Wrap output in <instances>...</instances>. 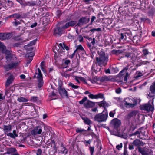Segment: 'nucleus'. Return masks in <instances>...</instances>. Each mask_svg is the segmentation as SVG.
<instances>
[{"mask_svg":"<svg viewBox=\"0 0 155 155\" xmlns=\"http://www.w3.org/2000/svg\"><path fill=\"white\" fill-rule=\"evenodd\" d=\"M150 90L151 93H150L148 95L150 98L153 97V100H150L149 103L141 105L140 106V108L141 110L149 112L152 111L154 110V105L153 103L154 101V93L155 92V82H153L150 86Z\"/></svg>","mask_w":155,"mask_h":155,"instance_id":"1","label":"nucleus"},{"mask_svg":"<svg viewBox=\"0 0 155 155\" xmlns=\"http://www.w3.org/2000/svg\"><path fill=\"white\" fill-rule=\"evenodd\" d=\"M98 54L99 56L96 57L97 63L99 65H103L105 66L108 61V56L105 55L104 52L101 50L98 51Z\"/></svg>","mask_w":155,"mask_h":155,"instance_id":"2","label":"nucleus"},{"mask_svg":"<svg viewBox=\"0 0 155 155\" xmlns=\"http://www.w3.org/2000/svg\"><path fill=\"white\" fill-rule=\"evenodd\" d=\"M38 71H36L35 74L34 76V78L37 77L38 81V87L39 88H40L43 84V81L42 75L41 71L39 68H38Z\"/></svg>","mask_w":155,"mask_h":155,"instance_id":"3","label":"nucleus"},{"mask_svg":"<svg viewBox=\"0 0 155 155\" xmlns=\"http://www.w3.org/2000/svg\"><path fill=\"white\" fill-rule=\"evenodd\" d=\"M107 114H98L95 116L94 120L99 122H104L107 120Z\"/></svg>","mask_w":155,"mask_h":155,"instance_id":"4","label":"nucleus"},{"mask_svg":"<svg viewBox=\"0 0 155 155\" xmlns=\"http://www.w3.org/2000/svg\"><path fill=\"white\" fill-rule=\"evenodd\" d=\"M61 27V24L58 23L54 29V35L56 36H60L62 33L63 30Z\"/></svg>","mask_w":155,"mask_h":155,"instance_id":"5","label":"nucleus"},{"mask_svg":"<svg viewBox=\"0 0 155 155\" xmlns=\"http://www.w3.org/2000/svg\"><path fill=\"white\" fill-rule=\"evenodd\" d=\"M90 21V18L87 16L82 17L81 18L78 20L77 25L80 26L83 25L89 22Z\"/></svg>","mask_w":155,"mask_h":155,"instance_id":"6","label":"nucleus"},{"mask_svg":"<svg viewBox=\"0 0 155 155\" xmlns=\"http://www.w3.org/2000/svg\"><path fill=\"white\" fill-rule=\"evenodd\" d=\"M19 64L18 62H11L8 64L4 66V68L6 71H8L13 68H15Z\"/></svg>","mask_w":155,"mask_h":155,"instance_id":"7","label":"nucleus"},{"mask_svg":"<svg viewBox=\"0 0 155 155\" xmlns=\"http://www.w3.org/2000/svg\"><path fill=\"white\" fill-rule=\"evenodd\" d=\"M12 37L11 33H0V40H5L10 39Z\"/></svg>","mask_w":155,"mask_h":155,"instance_id":"8","label":"nucleus"},{"mask_svg":"<svg viewBox=\"0 0 155 155\" xmlns=\"http://www.w3.org/2000/svg\"><path fill=\"white\" fill-rule=\"evenodd\" d=\"M110 124L113 127L117 129L120 126L121 121L120 120L117 118H114L111 121Z\"/></svg>","mask_w":155,"mask_h":155,"instance_id":"9","label":"nucleus"},{"mask_svg":"<svg viewBox=\"0 0 155 155\" xmlns=\"http://www.w3.org/2000/svg\"><path fill=\"white\" fill-rule=\"evenodd\" d=\"M58 90L60 95L62 97H66L67 98L68 97L67 92L64 88L60 86L58 87Z\"/></svg>","mask_w":155,"mask_h":155,"instance_id":"10","label":"nucleus"},{"mask_svg":"<svg viewBox=\"0 0 155 155\" xmlns=\"http://www.w3.org/2000/svg\"><path fill=\"white\" fill-rule=\"evenodd\" d=\"M77 22L76 21H72L67 22L65 25L62 26V29H65L69 28V27L74 26L76 24Z\"/></svg>","mask_w":155,"mask_h":155,"instance_id":"11","label":"nucleus"},{"mask_svg":"<svg viewBox=\"0 0 155 155\" xmlns=\"http://www.w3.org/2000/svg\"><path fill=\"white\" fill-rule=\"evenodd\" d=\"M42 131L41 127L40 126H37L35 127L31 131V134L33 135L40 134Z\"/></svg>","mask_w":155,"mask_h":155,"instance_id":"12","label":"nucleus"},{"mask_svg":"<svg viewBox=\"0 0 155 155\" xmlns=\"http://www.w3.org/2000/svg\"><path fill=\"white\" fill-rule=\"evenodd\" d=\"M138 112L136 110H133L130 112L128 114L125 116V119L128 120L130 119L131 117L135 116L137 114Z\"/></svg>","mask_w":155,"mask_h":155,"instance_id":"13","label":"nucleus"},{"mask_svg":"<svg viewBox=\"0 0 155 155\" xmlns=\"http://www.w3.org/2000/svg\"><path fill=\"white\" fill-rule=\"evenodd\" d=\"M95 105V103L87 100L86 102L84 103V105L86 108H90L93 107Z\"/></svg>","mask_w":155,"mask_h":155,"instance_id":"14","label":"nucleus"},{"mask_svg":"<svg viewBox=\"0 0 155 155\" xmlns=\"http://www.w3.org/2000/svg\"><path fill=\"white\" fill-rule=\"evenodd\" d=\"M92 78L91 80V82L93 83H97L98 84L100 83V78H97V77L94 76V73L93 72L92 73Z\"/></svg>","mask_w":155,"mask_h":155,"instance_id":"15","label":"nucleus"},{"mask_svg":"<svg viewBox=\"0 0 155 155\" xmlns=\"http://www.w3.org/2000/svg\"><path fill=\"white\" fill-rule=\"evenodd\" d=\"M7 135L13 139H15L16 137L18 136V135L16 132V130H15L13 131L12 133H7Z\"/></svg>","mask_w":155,"mask_h":155,"instance_id":"16","label":"nucleus"},{"mask_svg":"<svg viewBox=\"0 0 155 155\" xmlns=\"http://www.w3.org/2000/svg\"><path fill=\"white\" fill-rule=\"evenodd\" d=\"M132 144L136 146H143L144 143L143 142L140 141L139 139H137L134 140Z\"/></svg>","mask_w":155,"mask_h":155,"instance_id":"17","label":"nucleus"},{"mask_svg":"<svg viewBox=\"0 0 155 155\" xmlns=\"http://www.w3.org/2000/svg\"><path fill=\"white\" fill-rule=\"evenodd\" d=\"M12 127V126L10 124H9L8 125H4L3 128V130L5 133H8V132H10L11 131Z\"/></svg>","mask_w":155,"mask_h":155,"instance_id":"18","label":"nucleus"},{"mask_svg":"<svg viewBox=\"0 0 155 155\" xmlns=\"http://www.w3.org/2000/svg\"><path fill=\"white\" fill-rule=\"evenodd\" d=\"M100 65H99L97 66V65L95 66V65H93L92 67V70L91 71L92 72L94 73H95V74L97 72H99L100 71L101 68Z\"/></svg>","mask_w":155,"mask_h":155,"instance_id":"19","label":"nucleus"},{"mask_svg":"<svg viewBox=\"0 0 155 155\" xmlns=\"http://www.w3.org/2000/svg\"><path fill=\"white\" fill-rule=\"evenodd\" d=\"M13 80V76L11 75L7 79L6 83L5 84V86L6 87H8L9 85L12 83Z\"/></svg>","mask_w":155,"mask_h":155,"instance_id":"20","label":"nucleus"},{"mask_svg":"<svg viewBox=\"0 0 155 155\" xmlns=\"http://www.w3.org/2000/svg\"><path fill=\"white\" fill-rule=\"evenodd\" d=\"M7 153L8 154H10L14 153H15L17 151V150L15 148H8L7 149Z\"/></svg>","mask_w":155,"mask_h":155,"instance_id":"21","label":"nucleus"},{"mask_svg":"<svg viewBox=\"0 0 155 155\" xmlns=\"http://www.w3.org/2000/svg\"><path fill=\"white\" fill-rule=\"evenodd\" d=\"M82 118L84 120V122L86 124L89 125L91 124V120L87 117H82Z\"/></svg>","mask_w":155,"mask_h":155,"instance_id":"22","label":"nucleus"},{"mask_svg":"<svg viewBox=\"0 0 155 155\" xmlns=\"http://www.w3.org/2000/svg\"><path fill=\"white\" fill-rule=\"evenodd\" d=\"M6 49V47L3 43L0 42V51L3 53Z\"/></svg>","mask_w":155,"mask_h":155,"instance_id":"23","label":"nucleus"},{"mask_svg":"<svg viewBox=\"0 0 155 155\" xmlns=\"http://www.w3.org/2000/svg\"><path fill=\"white\" fill-rule=\"evenodd\" d=\"M10 17H12L15 18L17 19H19L21 18V15L18 13H15L10 16Z\"/></svg>","mask_w":155,"mask_h":155,"instance_id":"24","label":"nucleus"},{"mask_svg":"<svg viewBox=\"0 0 155 155\" xmlns=\"http://www.w3.org/2000/svg\"><path fill=\"white\" fill-rule=\"evenodd\" d=\"M136 104H132L128 103L127 102H126L125 104V105H126V107L128 108H132L134 107Z\"/></svg>","mask_w":155,"mask_h":155,"instance_id":"25","label":"nucleus"},{"mask_svg":"<svg viewBox=\"0 0 155 155\" xmlns=\"http://www.w3.org/2000/svg\"><path fill=\"white\" fill-rule=\"evenodd\" d=\"M138 151L142 155H148V154L145 150H143L141 147H139L138 148Z\"/></svg>","mask_w":155,"mask_h":155,"instance_id":"26","label":"nucleus"},{"mask_svg":"<svg viewBox=\"0 0 155 155\" xmlns=\"http://www.w3.org/2000/svg\"><path fill=\"white\" fill-rule=\"evenodd\" d=\"M133 54L132 53H125L124 54V55L125 57H126L128 58H130L131 59Z\"/></svg>","mask_w":155,"mask_h":155,"instance_id":"27","label":"nucleus"},{"mask_svg":"<svg viewBox=\"0 0 155 155\" xmlns=\"http://www.w3.org/2000/svg\"><path fill=\"white\" fill-rule=\"evenodd\" d=\"M31 45H30L29 44H28L27 45H25L24 46V48L25 49L28 50L29 51H31L33 49V48L32 47H31Z\"/></svg>","mask_w":155,"mask_h":155,"instance_id":"28","label":"nucleus"},{"mask_svg":"<svg viewBox=\"0 0 155 155\" xmlns=\"http://www.w3.org/2000/svg\"><path fill=\"white\" fill-rule=\"evenodd\" d=\"M100 83L104 81L109 80V79L106 76H104L101 78H100Z\"/></svg>","mask_w":155,"mask_h":155,"instance_id":"29","label":"nucleus"},{"mask_svg":"<svg viewBox=\"0 0 155 155\" xmlns=\"http://www.w3.org/2000/svg\"><path fill=\"white\" fill-rule=\"evenodd\" d=\"M34 55L35 54L34 53L31 52L25 55V57L27 58H33L32 57L34 56Z\"/></svg>","mask_w":155,"mask_h":155,"instance_id":"30","label":"nucleus"},{"mask_svg":"<svg viewBox=\"0 0 155 155\" xmlns=\"http://www.w3.org/2000/svg\"><path fill=\"white\" fill-rule=\"evenodd\" d=\"M98 105L100 106L103 107H107L108 106L107 103L104 101H102L101 103H99Z\"/></svg>","mask_w":155,"mask_h":155,"instance_id":"31","label":"nucleus"},{"mask_svg":"<svg viewBox=\"0 0 155 155\" xmlns=\"http://www.w3.org/2000/svg\"><path fill=\"white\" fill-rule=\"evenodd\" d=\"M17 100L19 102H25L28 101V100L23 97H19Z\"/></svg>","mask_w":155,"mask_h":155,"instance_id":"32","label":"nucleus"},{"mask_svg":"<svg viewBox=\"0 0 155 155\" xmlns=\"http://www.w3.org/2000/svg\"><path fill=\"white\" fill-rule=\"evenodd\" d=\"M81 50V51H84V48L82 47V45H80L77 46V48L75 50V52H77L78 50Z\"/></svg>","mask_w":155,"mask_h":155,"instance_id":"33","label":"nucleus"},{"mask_svg":"<svg viewBox=\"0 0 155 155\" xmlns=\"http://www.w3.org/2000/svg\"><path fill=\"white\" fill-rule=\"evenodd\" d=\"M70 62V61L69 60H66L63 63L62 65L64 66V67L66 68Z\"/></svg>","mask_w":155,"mask_h":155,"instance_id":"34","label":"nucleus"},{"mask_svg":"<svg viewBox=\"0 0 155 155\" xmlns=\"http://www.w3.org/2000/svg\"><path fill=\"white\" fill-rule=\"evenodd\" d=\"M126 34L127 33H121L120 34V39H124L126 40ZM127 35H128L127 34Z\"/></svg>","mask_w":155,"mask_h":155,"instance_id":"35","label":"nucleus"},{"mask_svg":"<svg viewBox=\"0 0 155 155\" xmlns=\"http://www.w3.org/2000/svg\"><path fill=\"white\" fill-rule=\"evenodd\" d=\"M15 21L13 22L12 23L13 24V25L16 26H17L19 24H21V21H23V20H21L20 21H18L16 20L15 19Z\"/></svg>","mask_w":155,"mask_h":155,"instance_id":"36","label":"nucleus"},{"mask_svg":"<svg viewBox=\"0 0 155 155\" xmlns=\"http://www.w3.org/2000/svg\"><path fill=\"white\" fill-rule=\"evenodd\" d=\"M112 51L113 53L115 54H120L122 53L123 52L121 50H113Z\"/></svg>","mask_w":155,"mask_h":155,"instance_id":"37","label":"nucleus"},{"mask_svg":"<svg viewBox=\"0 0 155 155\" xmlns=\"http://www.w3.org/2000/svg\"><path fill=\"white\" fill-rule=\"evenodd\" d=\"M87 100V98L86 97H84L83 99L79 101V104H84V102L86 101Z\"/></svg>","mask_w":155,"mask_h":155,"instance_id":"38","label":"nucleus"},{"mask_svg":"<svg viewBox=\"0 0 155 155\" xmlns=\"http://www.w3.org/2000/svg\"><path fill=\"white\" fill-rule=\"evenodd\" d=\"M101 31V28H93L90 30V31L92 32H94L96 31Z\"/></svg>","mask_w":155,"mask_h":155,"instance_id":"39","label":"nucleus"},{"mask_svg":"<svg viewBox=\"0 0 155 155\" xmlns=\"http://www.w3.org/2000/svg\"><path fill=\"white\" fill-rule=\"evenodd\" d=\"M27 3V5L29 6H33L35 5V2L33 1L28 2Z\"/></svg>","mask_w":155,"mask_h":155,"instance_id":"40","label":"nucleus"},{"mask_svg":"<svg viewBox=\"0 0 155 155\" xmlns=\"http://www.w3.org/2000/svg\"><path fill=\"white\" fill-rule=\"evenodd\" d=\"M69 85L70 86H71L72 88H75V89L78 88L79 87L78 86L75 85L71 83H70L69 84Z\"/></svg>","mask_w":155,"mask_h":155,"instance_id":"41","label":"nucleus"},{"mask_svg":"<svg viewBox=\"0 0 155 155\" xmlns=\"http://www.w3.org/2000/svg\"><path fill=\"white\" fill-rule=\"evenodd\" d=\"M12 57L11 54L7 55L6 56V58L7 61H9L11 60Z\"/></svg>","mask_w":155,"mask_h":155,"instance_id":"42","label":"nucleus"},{"mask_svg":"<svg viewBox=\"0 0 155 155\" xmlns=\"http://www.w3.org/2000/svg\"><path fill=\"white\" fill-rule=\"evenodd\" d=\"M38 99V97H32L30 100L33 102H35Z\"/></svg>","mask_w":155,"mask_h":155,"instance_id":"43","label":"nucleus"},{"mask_svg":"<svg viewBox=\"0 0 155 155\" xmlns=\"http://www.w3.org/2000/svg\"><path fill=\"white\" fill-rule=\"evenodd\" d=\"M87 46L90 48V51L91 52H92L94 51H93V46H92L91 43H87Z\"/></svg>","mask_w":155,"mask_h":155,"instance_id":"44","label":"nucleus"},{"mask_svg":"<svg viewBox=\"0 0 155 155\" xmlns=\"http://www.w3.org/2000/svg\"><path fill=\"white\" fill-rule=\"evenodd\" d=\"M140 134V132L139 131H137L134 133L130 134L129 136H132L134 135H139Z\"/></svg>","mask_w":155,"mask_h":155,"instance_id":"45","label":"nucleus"},{"mask_svg":"<svg viewBox=\"0 0 155 155\" xmlns=\"http://www.w3.org/2000/svg\"><path fill=\"white\" fill-rule=\"evenodd\" d=\"M143 54L144 56H146L148 54V50L147 49H143Z\"/></svg>","mask_w":155,"mask_h":155,"instance_id":"46","label":"nucleus"},{"mask_svg":"<svg viewBox=\"0 0 155 155\" xmlns=\"http://www.w3.org/2000/svg\"><path fill=\"white\" fill-rule=\"evenodd\" d=\"M63 150H61V152H62L63 153H64L65 154H66L68 152V150L66 149L64 147H63Z\"/></svg>","mask_w":155,"mask_h":155,"instance_id":"47","label":"nucleus"},{"mask_svg":"<svg viewBox=\"0 0 155 155\" xmlns=\"http://www.w3.org/2000/svg\"><path fill=\"white\" fill-rule=\"evenodd\" d=\"M90 152L91 153V155H93L94 151V147H89Z\"/></svg>","mask_w":155,"mask_h":155,"instance_id":"48","label":"nucleus"},{"mask_svg":"<svg viewBox=\"0 0 155 155\" xmlns=\"http://www.w3.org/2000/svg\"><path fill=\"white\" fill-rule=\"evenodd\" d=\"M37 41V39H35L31 41L29 44L30 45L32 46L35 44L36 41Z\"/></svg>","mask_w":155,"mask_h":155,"instance_id":"49","label":"nucleus"},{"mask_svg":"<svg viewBox=\"0 0 155 155\" xmlns=\"http://www.w3.org/2000/svg\"><path fill=\"white\" fill-rule=\"evenodd\" d=\"M114 112L111 111L109 114V115L110 117H114V114H115V110L114 111Z\"/></svg>","mask_w":155,"mask_h":155,"instance_id":"50","label":"nucleus"},{"mask_svg":"<svg viewBox=\"0 0 155 155\" xmlns=\"http://www.w3.org/2000/svg\"><path fill=\"white\" fill-rule=\"evenodd\" d=\"M137 72L138 73L137 75L135 77L136 78H137L142 75V74L140 72L138 71Z\"/></svg>","mask_w":155,"mask_h":155,"instance_id":"51","label":"nucleus"},{"mask_svg":"<svg viewBox=\"0 0 155 155\" xmlns=\"http://www.w3.org/2000/svg\"><path fill=\"white\" fill-rule=\"evenodd\" d=\"M3 53H5L7 55L11 54L10 51L9 50H6V49Z\"/></svg>","mask_w":155,"mask_h":155,"instance_id":"52","label":"nucleus"},{"mask_svg":"<svg viewBox=\"0 0 155 155\" xmlns=\"http://www.w3.org/2000/svg\"><path fill=\"white\" fill-rule=\"evenodd\" d=\"M78 39L80 42H81L83 41V37L81 35H79Z\"/></svg>","mask_w":155,"mask_h":155,"instance_id":"53","label":"nucleus"},{"mask_svg":"<svg viewBox=\"0 0 155 155\" xmlns=\"http://www.w3.org/2000/svg\"><path fill=\"white\" fill-rule=\"evenodd\" d=\"M121 91V89L120 88H118L116 89L115 91L116 92L117 94H120Z\"/></svg>","mask_w":155,"mask_h":155,"instance_id":"54","label":"nucleus"},{"mask_svg":"<svg viewBox=\"0 0 155 155\" xmlns=\"http://www.w3.org/2000/svg\"><path fill=\"white\" fill-rule=\"evenodd\" d=\"M58 56L57 54V53H55V54L54 55V59L56 61V62H57L58 60Z\"/></svg>","mask_w":155,"mask_h":155,"instance_id":"55","label":"nucleus"},{"mask_svg":"<svg viewBox=\"0 0 155 155\" xmlns=\"http://www.w3.org/2000/svg\"><path fill=\"white\" fill-rule=\"evenodd\" d=\"M96 19V17L95 16H92L91 18V22L90 23V24L91 25L92 23Z\"/></svg>","mask_w":155,"mask_h":155,"instance_id":"56","label":"nucleus"},{"mask_svg":"<svg viewBox=\"0 0 155 155\" xmlns=\"http://www.w3.org/2000/svg\"><path fill=\"white\" fill-rule=\"evenodd\" d=\"M123 155H128V154L127 151V150L126 148H124Z\"/></svg>","mask_w":155,"mask_h":155,"instance_id":"57","label":"nucleus"},{"mask_svg":"<svg viewBox=\"0 0 155 155\" xmlns=\"http://www.w3.org/2000/svg\"><path fill=\"white\" fill-rule=\"evenodd\" d=\"M133 144H130L129 145V149L130 150H133L134 149V147L133 145Z\"/></svg>","mask_w":155,"mask_h":155,"instance_id":"58","label":"nucleus"},{"mask_svg":"<svg viewBox=\"0 0 155 155\" xmlns=\"http://www.w3.org/2000/svg\"><path fill=\"white\" fill-rule=\"evenodd\" d=\"M128 137L127 134H123L121 136V137L124 139H126Z\"/></svg>","mask_w":155,"mask_h":155,"instance_id":"59","label":"nucleus"},{"mask_svg":"<svg viewBox=\"0 0 155 155\" xmlns=\"http://www.w3.org/2000/svg\"><path fill=\"white\" fill-rule=\"evenodd\" d=\"M84 129H81L80 128H78L76 131L77 133L82 132L84 131Z\"/></svg>","mask_w":155,"mask_h":155,"instance_id":"60","label":"nucleus"},{"mask_svg":"<svg viewBox=\"0 0 155 155\" xmlns=\"http://www.w3.org/2000/svg\"><path fill=\"white\" fill-rule=\"evenodd\" d=\"M20 44L18 43H15L13 44V47H17L19 46Z\"/></svg>","mask_w":155,"mask_h":155,"instance_id":"61","label":"nucleus"},{"mask_svg":"<svg viewBox=\"0 0 155 155\" xmlns=\"http://www.w3.org/2000/svg\"><path fill=\"white\" fill-rule=\"evenodd\" d=\"M98 98H104L103 95L101 93L99 94H97Z\"/></svg>","mask_w":155,"mask_h":155,"instance_id":"62","label":"nucleus"},{"mask_svg":"<svg viewBox=\"0 0 155 155\" xmlns=\"http://www.w3.org/2000/svg\"><path fill=\"white\" fill-rule=\"evenodd\" d=\"M122 147V143H121L120 145H118L117 146L116 148L118 150H119L120 148H121Z\"/></svg>","mask_w":155,"mask_h":155,"instance_id":"63","label":"nucleus"},{"mask_svg":"<svg viewBox=\"0 0 155 155\" xmlns=\"http://www.w3.org/2000/svg\"><path fill=\"white\" fill-rule=\"evenodd\" d=\"M28 59L27 60V63L28 64H29L32 61L33 59V58H28Z\"/></svg>","mask_w":155,"mask_h":155,"instance_id":"64","label":"nucleus"}]
</instances>
